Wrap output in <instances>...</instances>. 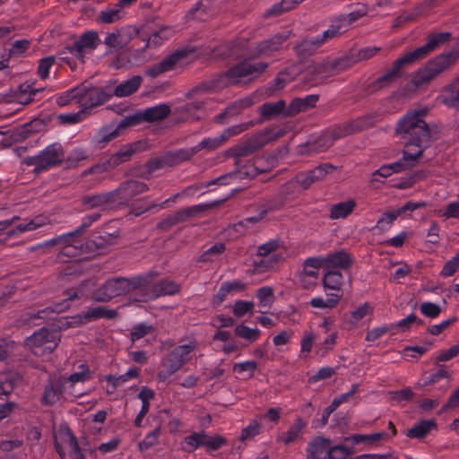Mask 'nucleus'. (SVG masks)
<instances>
[{"label":"nucleus","instance_id":"obj_1","mask_svg":"<svg viewBox=\"0 0 459 459\" xmlns=\"http://www.w3.org/2000/svg\"><path fill=\"white\" fill-rule=\"evenodd\" d=\"M266 64L248 59L230 68L217 78L203 82L188 93L187 98L190 102L177 108L176 112L179 120L194 121L202 118L203 108L205 103L204 94L218 91L230 84L239 83L246 79L254 78L264 72Z\"/></svg>","mask_w":459,"mask_h":459},{"label":"nucleus","instance_id":"obj_2","mask_svg":"<svg viewBox=\"0 0 459 459\" xmlns=\"http://www.w3.org/2000/svg\"><path fill=\"white\" fill-rule=\"evenodd\" d=\"M116 314L115 310L95 307L71 318H59L56 326L41 327L27 337L25 346L38 357L48 355L57 348L61 340L60 331L62 329L74 327L99 318H113Z\"/></svg>","mask_w":459,"mask_h":459},{"label":"nucleus","instance_id":"obj_3","mask_svg":"<svg viewBox=\"0 0 459 459\" xmlns=\"http://www.w3.org/2000/svg\"><path fill=\"white\" fill-rule=\"evenodd\" d=\"M427 108L408 111L396 123L395 134L404 140V160L418 161L430 143V132L424 117Z\"/></svg>","mask_w":459,"mask_h":459},{"label":"nucleus","instance_id":"obj_4","mask_svg":"<svg viewBox=\"0 0 459 459\" xmlns=\"http://www.w3.org/2000/svg\"><path fill=\"white\" fill-rule=\"evenodd\" d=\"M450 38V33L440 32L431 35L427 43L423 46L415 48L412 51L406 53L404 56L396 59L391 70L377 78L371 85V91H378L384 87L389 86L397 77L400 69L408 64L413 63L419 59L423 58L430 52L434 51L439 45L446 42Z\"/></svg>","mask_w":459,"mask_h":459},{"label":"nucleus","instance_id":"obj_5","mask_svg":"<svg viewBox=\"0 0 459 459\" xmlns=\"http://www.w3.org/2000/svg\"><path fill=\"white\" fill-rule=\"evenodd\" d=\"M147 276H135L133 278H114L106 282L97 290L95 299L100 301H108L112 298L126 295L134 290L144 288Z\"/></svg>","mask_w":459,"mask_h":459},{"label":"nucleus","instance_id":"obj_6","mask_svg":"<svg viewBox=\"0 0 459 459\" xmlns=\"http://www.w3.org/2000/svg\"><path fill=\"white\" fill-rule=\"evenodd\" d=\"M195 349V343L190 342L186 344L178 345L162 361V369L159 372V378L166 380L169 376L176 373L181 367L190 359L192 352Z\"/></svg>","mask_w":459,"mask_h":459},{"label":"nucleus","instance_id":"obj_7","mask_svg":"<svg viewBox=\"0 0 459 459\" xmlns=\"http://www.w3.org/2000/svg\"><path fill=\"white\" fill-rule=\"evenodd\" d=\"M65 159V152L62 145L54 143L48 145L38 155L26 158L25 163L34 166L35 170L39 172L60 164Z\"/></svg>","mask_w":459,"mask_h":459},{"label":"nucleus","instance_id":"obj_8","mask_svg":"<svg viewBox=\"0 0 459 459\" xmlns=\"http://www.w3.org/2000/svg\"><path fill=\"white\" fill-rule=\"evenodd\" d=\"M333 169V167L332 165L325 164L298 174L294 178L286 183L287 193L295 194L308 188L313 183L322 180Z\"/></svg>","mask_w":459,"mask_h":459},{"label":"nucleus","instance_id":"obj_9","mask_svg":"<svg viewBox=\"0 0 459 459\" xmlns=\"http://www.w3.org/2000/svg\"><path fill=\"white\" fill-rule=\"evenodd\" d=\"M100 35L95 30H87L83 32L73 45L68 46L70 54L82 62L84 61L92 52L100 45Z\"/></svg>","mask_w":459,"mask_h":459},{"label":"nucleus","instance_id":"obj_10","mask_svg":"<svg viewBox=\"0 0 459 459\" xmlns=\"http://www.w3.org/2000/svg\"><path fill=\"white\" fill-rule=\"evenodd\" d=\"M80 234L81 229H78L53 238L51 243L59 246L64 255L74 259H80L84 250V241L80 238Z\"/></svg>","mask_w":459,"mask_h":459},{"label":"nucleus","instance_id":"obj_11","mask_svg":"<svg viewBox=\"0 0 459 459\" xmlns=\"http://www.w3.org/2000/svg\"><path fill=\"white\" fill-rule=\"evenodd\" d=\"M145 276H147V283L144 288H141V295L135 299V301L146 302L160 296L173 295L179 290V286L177 283L167 280L160 281L150 288V279L152 277V273L146 274Z\"/></svg>","mask_w":459,"mask_h":459},{"label":"nucleus","instance_id":"obj_12","mask_svg":"<svg viewBox=\"0 0 459 459\" xmlns=\"http://www.w3.org/2000/svg\"><path fill=\"white\" fill-rule=\"evenodd\" d=\"M170 112V108L166 104H160L154 107L147 108L134 115L127 116L121 120L122 126H132L140 124L143 121L153 122L166 117Z\"/></svg>","mask_w":459,"mask_h":459},{"label":"nucleus","instance_id":"obj_13","mask_svg":"<svg viewBox=\"0 0 459 459\" xmlns=\"http://www.w3.org/2000/svg\"><path fill=\"white\" fill-rule=\"evenodd\" d=\"M348 60L345 58L316 64L309 67V73L313 74L310 83L317 85L324 83L327 78L347 67Z\"/></svg>","mask_w":459,"mask_h":459},{"label":"nucleus","instance_id":"obj_14","mask_svg":"<svg viewBox=\"0 0 459 459\" xmlns=\"http://www.w3.org/2000/svg\"><path fill=\"white\" fill-rule=\"evenodd\" d=\"M338 36V28L329 27L321 35L303 39L296 46L298 55L307 56L314 54L323 44Z\"/></svg>","mask_w":459,"mask_h":459},{"label":"nucleus","instance_id":"obj_15","mask_svg":"<svg viewBox=\"0 0 459 459\" xmlns=\"http://www.w3.org/2000/svg\"><path fill=\"white\" fill-rule=\"evenodd\" d=\"M91 378V373L87 364L82 363L80 364L74 372H73L69 377H59V385L63 387L65 392H68L69 395L76 396L73 393V388L74 385L78 383H85L86 381Z\"/></svg>","mask_w":459,"mask_h":459},{"label":"nucleus","instance_id":"obj_16","mask_svg":"<svg viewBox=\"0 0 459 459\" xmlns=\"http://www.w3.org/2000/svg\"><path fill=\"white\" fill-rule=\"evenodd\" d=\"M148 186L145 183L136 180H129L122 184L117 189L113 191V193H116V203L124 204L134 196L146 192Z\"/></svg>","mask_w":459,"mask_h":459},{"label":"nucleus","instance_id":"obj_17","mask_svg":"<svg viewBox=\"0 0 459 459\" xmlns=\"http://www.w3.org/2000/svg\"><path fill=\"white\" fill-rule=\"evenodd\" d=\"M77 104L84 108L97 106L100 103L99 90L91 83L84 82L77 87Z\"/></svg>","mask_w":459,"mask_h":459},{"label":"nucleus","instance_id":"obj_18","mask_svg":"<svg viewBox=\"0 0 459 459\" xmlns=\"http://www.w3.org/2000/svg\"><path fill=\"white\" fill-rule=\"evenodd\" d=\"M55 446L62 459H65L66 448L76 441L75 437L66 425H60L54 432Z\"/></svg>","mask_w":459,"mask_h":459},{"label":"nucleus","instance_id":"obj_19","mask_svg":"<svg viewBox=\"0 0 459 459\" xmlns=\"http://www.w3.org/2000/svg\"><path fill=\"white\" fill-rule=\"evenodd\" d=\"M325 269H348L353 263L351 255L344 250L333 252L322 257Z\"/></svg>","mask_w":459,"mask_h":459},{"label":"nucleus","instance_id":"obj_20","mask_svg":"<svg viewBox=\"0 0 459 459\" xmlns=\"http://www.w3.org/2000/svg\"><path fill=\"white\" fill-rule=\"evenodd\" d=\"M286 33H279L274 35L269 39L261 42L256 46L255 51L250 52L251 56H268L274 51L278 50L283 42L287 39Z\"/></svg>","mask_w":459,"mask_h":459},{"label":"nucleus","instance_id":"obj_21","mask_svg":"<svg viewBox=\"0 0 459 459\" xmlns=\"http://www.w3.org/2000/svg\"><path fill=\"white\" fill-rule=\"evenodd\" d=\"M330 440L322 437H316L307 445V459H326Z\"/></svg>","mask_w":459,"mask_h":459},{"label":"nucleus","instance_id":"obj_22","mask_svg":"<svg viewBox=\"0 0 459 459\" xmlns=\"http://www.w3.org/2000/svg\"><path fill=\"white\" fill-rule=\"evenodd\" d=\"M372 313L373 307L369 303L365 302L351 310L349 314H345L343 324L348 326L349 329L355 328L364 317L370 316Z\"/></svg>","mask_w":459,"mask_h":459},{"label":"nucleus","instance_id":"obj_23","mask_svg":"<svg viewBox=\"0 0 459 459\" xmlns=\"http://www.w3.org/2000/svg\"><path fill=\"white\" fill-rule=\"evenodd\" d=\"M285 131L278 127L267 128L254 134L252 143H250L252 148H258L267 144L268 143L274 141L283 136Z\"/></svg>","mask_w":459,"mask_h":459},{"label":"nucleus","instance_id":"obj_24","mask_svg":"<svg viewBox=\"0 0 459 459\" xmlns=\"http://www.w3.org/2000/svg\"><path fill=\"white\" fill-rule=\"evenodd\" d=\"M357 203L354 199H347L333 204L329 210L331 220H343L351 215L355 209Z\"/></svg>","mask_w":459,"mask_h":459},{"label":"nucleus","instance_id":"obj_25","mask_svg":"<svg viewBox=\"0 0 459 459\" xmlns=\"http://www.w3.org/2000/svg\"><path fill=\"white\" fill-rule=\"evenodd\" d=\"M439 99L446 107H459V76L445 88Z\"/></svg>","mask_w":459,"mask_h":459},{"label":"nucleus","instance_id":"obj_26","mask_svg":"<svg viewBox=\"0 0 459 459\" xmlns=\"http://www.w3.org/2000/svg\"><path fill=\"white\" fill-rule=\"evenodd\" d=\"M261 159H256L254 161H248L247 164H242V160L240 158H238L236 160L237 177L240 178H254L259 173H262L265 170L264 168H260L259 165L261 163Z\"/></svg>","mask_w":459,"mask_h":459},{"label":"nucleus","instance_id":"obj_27","mask_svg":"<svg viewBox=\"0 0 459 459\" xmlns=\"http://www.w3.org/2000/svg\"><path fill=\"white\" fill-rule=\"evenodd\" d=\"M325 267L324 260L322 257H310L305 260L302 270V277L308 278L309 283H316L319 270Z\"/></svg>","mask_w":459,"mask_h":459},{"label":"nucleus","instance_id":"obj_28","mask_svg":"<svg viewBox=\"0 0 459 459\" xmlns=\"http://www.w3.org/2000/svg\"><path fill=\"white\" fill-rule=\"evenodd\" d=\"M317 100L318 96L315 94L307 95L305 98L294 99L286 110V114L293 116L299 112H304L308 108L315 107Z\"/></svg>","mask_w":459,"mask_h":459},{"label":"nucleus","instance_id":"obj_29","mask_svg":"<svg viewBox=\"0 0 459 459\" xmlns=\"http://www.w3.org/2000/svg\"><path fill=\"white\" fill-rule=\"evenodd\" d=\"M143 82V78L140 75H134L116 86L114 89V95L118 98L127 97L134 93Z\"/></svg>","mask_w":459,"mask_h":459},{"label":"nucleus","instance_id":"obj_30","mask_svg":"<svg viewBox=\"0 0 459 459\" xmlns=\"http://www.w3.org/2000/svg\"><path fill=\"white\" fill-rule=\"evenodd\" d=\"M417 161L409 162L408 160H404V152L403 153V158L395 162L383 165L380 167L377 170L375 171L373 174L374 177L380 176L383 178H387L391 176L393 173H397L402 170H404L408 168H411L416 164Z\"/></svg>","mask_w":459,"mask_h":459},{"label":"nucleus","instance_id":"obj_31","mask_svg":"<svg viewBox=\"0 0 459 459\" xmlns=\"http://www.w3.org/2000/svg\"><path fill=\"white\" fill-rule=\"evenodd\" d=\"M366 13L364 9H358L356 11L351 12L346 15H342L336 19H334L330 25L331 27H335V30L338 28V36L345 32L350 24L360 17L364 16Z\"/></svg>","mask_w":459,"mask_h":459},{"label":"nucleus","instance_id":"obj_32","mask_svg":"<svg viewBox=\"0 0 459 459\" xmlns=\"http://www.w3.org/2000/svg\"><path fill=\"white\" fill-rule=\"evenodd\" d=\"M63 394H68V392H65L63 387L59 385L58 377L57 379L50 382L46 385L42 397V403L47 405H53L59 401Z\"/></svg>","mask_w":459,"mask_h":459},{"label":"nucleus","instance_id":"obj_33","mask_svg":"<svg viewBox=\"0 0 459 459\" xmlns=\"http://www.w3.org/2000/svg\"><path fill=\"white\" fill-rule=\"evenodd\" d=\"M125 127L126 126H121V122L119 125H109L102 127L94 137L95 144L99 147H102L104 144L116 138L119 134V130Z\"/></svg>","mask_w":459,"mask_h":459},{"label":"nucleus","instance_id":"obj_34","mask_svg":"<svg viewBox=\"0 0 459 459\" xmlns=\"http://www.w3.org/2000/svg\"><path fill=\"white\" fill-rule=\"evenodd\" d=\"M327 272L325 273L323 278V286L325 291L327 293L328 290H333V293H341V287L342 284V274L334 270L326 269Z\"/></svg>","mask_w":459,"mask_h":459},{"label":"nucleus","instance_id":"obj_35","mask_svg":"<svg viewBox=\"0 0 459 459\" xmlns=\"http://www.w3.org/2000/svg\"><path fill=\"white\" fill-rule=\"evenodd\" d=\"M49 224V218L45 215H37L30 221L13 226L16 237L23 232L35 230L42 226Z\"/></svg>","mask_w":459,"mask_h":459},{"label":"nucleus","instance_id":"obj_36","mask_svg":"<svg viewBox=\"0 0 459 459\" xmlns=\"http://www.w3.org/2000/svg\"><path fill=\"white\" fill-rule=\"evenodd\" d=\"M455 56L453 53L442 54L430 60L427 66L437 77L444 70H446L455 61Z\"/></svg>","mask_w":459,"mask_h":459},{"label":"nucleus","instance_id":"obj_37","mask_svg":"<svg viewBox=\"0 0 459 459\" xmlns=\"http://www.w3.org/2000/svg\"><path fill=\"white\" fill-rule=\"evenodd\" d=\"M327 298L324 299L321 296L315 297L310 299L309 304L315 308L320 309H333L340 302L342 299V293H326Z\"/></svg>","mask_w":459,"mask_h":459},{"label":"nucleus","instance_id":"obj_38","mask_svg":"<svg viewBox=\"0 0 459 459\" xmlns=\"http://www.w3.org/2000/svg\"><path fill=\"white\" fill-rule=\"evenodd\" d=\"M116 201V193H113L112 191L101 195L88 196L84 199L83 203L91 208H95L112 205L117 204Z\"/></svg>","mask_w":459,"mask_h":459},{"label":"nucleus","instance_id":"obj_39","mask_svg":"<svg viewBox=\"0 0 459 459\" xmlns=\"http://www.w3.org/2000/svg\"><path fill=\"white\" fill-rule=\"evenodd\" d=\"M305 427L306 423L301 418H298L294 424L285 433L279 437L278 439L285 445L293 443L301 435Z\"/></svg>","mask_w":459,"mask_h":459},{"label":"nucleus","instance_id":"obj_40","mask_svg":"<svg viewBox=\"0 0 459 459\" xmlns=\"http://www.w3.org/2000/svg\"><path fill=\"white\" fill-rule=\"evenodd\" d=\"M125 16L122 8L116 4L114 7H108L100 13L99 18L102 23L110 24L120 21Z\"/></svg>","mask_w":459,"mask_h":459},{"label":"nucleus","instance_id":"obj_41","mask_svg":"<svg viewBox=\"0 0 459 459\" xmlns=\"http://www.w3.org/2000/svg\"><path fill=\"white\" fill-rule=\"evenodd\" d=\"M186 57V52L185 51H177L168 56H166L163 60L158 63L159 66L160 67L163 72H168L178 65H181L183 59Z\"/></svg>","mask_w":459,"mask_h":459},{"label":"nucleus","instance_id":"obj_42","mask_svg":"<svg viewBox=\"0 0 459 459\" xmlns=\"http://www.w3.org/2000/svg\"><path fill=\"white\" fill-rule=\"evenodd\" d=\"M436 427L433 420H421L408 430V436L414 438L424 437L432 429Z\"/></svg>","mask_w":459,"mask_h":459},{"label":"nucleus","instance_id":"obj_43","mask_svg":"<svg viewBox=\"0 0 459 459\" xmlns=\"http://www.w3.org/2000/svg\"><path fill=\"white\" fill-rule=\"evenodd\" d=\"M124 34V29L108 33L105 37L104 44L110 48H121L128 42V39H126Z\"/></svg>","mask_w":459,"mask_h":459},{"label":"nucleus","instance_id":"obj_44","mask_svg":"<svg viewBox=\"0 0 459 459\" xmlns=\"http://www.w3.org/2000/svg\"><path fill=\"white\" fill-rule=\"evenodd\" d=\"M68 307L69 305L67 301L64 300L61 303L56 304L54 307H46L45 309L39 311L37 314L31 315L30 320H36L38 318L53 319L54 314H59L61 312H64Z\"/></svg>","mask_w":459,"mask_h":459},{"label":"nucleus","instance_id":"obj_45","mask_svg":"<svg viewBox=\"0 0 459 459\" xmlns=\"http://www.w3.org/2000/svg\"><path fill=\"white\" fill-rule=\"evenodd\" d=\"M134 151L135 149L132 145L123 146L108 159V165L116 167L129 160Z\"/></svg>","mask_w":459,"mask_h":459},{"label":"nucleus","instance_id":"obj_46","mask_svg":"<svg viewBox=\"0 0 459 459\" xmlns=\"http://www.w3.org/2000/svg\"><path fill=\"white\" fill-rule=\"evenodd\" d=\"M17 220H19V217L13 216L10 220L0 221V244L6 243L9 239L16 238L13 224Z\"/></svg>","mask_w":459,"mask_h":459},{"label":"nucleus","instance_id":"obj_47","mask_svg":"<svg viewBox=\"0 0 459 459\" xmlns=\"http://www.w3.org/2000/svg\"><path fill=\"white\" fill-rule=\"evenodd\" d=\"M257 364L253 360H246L238 362L233 365V371L243 377L244 378H251L256 370Z\"/></svg>","mask_w":459,"mask_h":459},{"label":"nucleus","instance_id":"obj_48","mask_svg":"<svg viewBox=\"0 0 459 459\" xmlns=\"http://www.w3.org/2000/svg\"><path fill=\"white\" fill-rule=\"evenodd\" d=\"M256 297L259 301V306L263 308L269 309L273 301H274V294L273 290L270 286H264L257 290Z\"/></svg>","mask_w":459,"mask_h":459},{"label":"nucleus","instance_id":"obj_49","mask_svg":"<svg viewBox=\"0 0 459 459\" xmlns=\"http://www.w3.org/2000/svg\"><path fill=\"white\" fill-rule=\"evenodd\" d=\"M385 436V432H376L372 434H356L346 437L347 441H351L352 444H374L378 442Z\"/></svg>","mask_w":459,"mask_h":459},{"label":"nucleus","instance_id":"obj_50","mask_svg":"<svg viewBox=\"0 0 459 459\" xmlns=\"http://www.w3.org/2000/svg\"><path fill=\"white\" fill-rule=\"evenodd\" d=\"M434 78H436V76L426 65L413 74L411 82L415 87H420L428 84Z\"/></svg>","mask_w":459,"mask_h":459},{"label":"nucleus","instance_id":"obj_51","mask_svg":"<svg viewBox=\"0 0 459 459\" xmlns=\"http://www.w3.org/2000/svg\"><path fill=\"white\" fill-rule=\"evenodd\" d=\"M398 216H400V213H398L397 209L385 212L377 220L375 228L379 230L380 231H385L391 228L392 224L397 219Z\"/></svg>","mask_w":459,"mask_h":459},{"label":"nucleus","instance_id":"obj_52","mask_svg":"<svg viewBox=\"0 0 459 459\" xmlns=\"http://www.w3.org/2000/svg\"><path fill=\"white\" fill-rule=\"evenodd\" d=\"M204 443V431L202 432H195L185 437L182 449L186 452H192L198 448L200 446H203Z\"/></svg>","mask_w":459,"mask_h":459},{"label":"nucleus","instance_id":"obj_53","mask_svg":"<svg viewBox=\"0 0 459 459\" xmlns=\"http://www.w3.org/2000/svg\"><path fill=\"white\" fill-rule=\"evenodd\" d=\"M359 385L353 384L349 392L342 394L341 395L335 397L332 403L326 408V413L329 415L331 412L335 411L342 403L348 402L358 391Z\"/></svg>","mask_w":459,"mask_h":459},{"label":"nucleus","instance_id":"obj_54","mask_svg":"<svg viewBox=\"0 0 459 459\" xmlns=\"http://www.w3.org/2000/svg\"><path fill=\"white\" fill-rule=\"evenodd\" d=\"M262 428L261 420L257 417L242 429L240 439L246 441L254 438L261 432Z\"/></svg>","mask_w":459,"mask_h":459},{"label":"nucleus","instance_id":"obj_55","mask_svg":"<svg viewBox=\"0 0 459 459\" xmlns=\"http://www.w3.org/2000/svg\"><path fill=\"white\" fill-rule=\"evenodd\" d=\"M285 102L278 100L276 102H266L260 108V113L263 117H273L283 112Z\"/></svg>","mask_w":459,"mask_h":459},{"label":"nucleus","instance_id":"obj_56","mask_svg":"<svg viewBox=\"0 0 459 459\" xmlns=\"http://www.w3.org/2000/svg\"><path fill=\"white\" fill-rule=\"evenodd\" d=\"M160 431V427H157L152 431L147 433L144 438L138 444L139 450L144 452L155 446L158 443Z\"/></svg>","mask_w":459,"mask_h":459},{"label":"nucleus","instance_id":"obj_57","mask_svg":"<svg viewBox=\"0 0 459 459\" xmlns=\"http://www.w3.org/2000/svg\"><path fill=\"white\" fill-rule=\"evenodd\" d=\"M420 312L430 319L437 318L442 312V307L438 304L424 301L420 305Z\"/></svg>","mask_w":459,"mask_h":459},{"label":"nucleus","instance_id":"obj_58","mask_svg":"<svg viewBox=\"0 0 459 459\" xmlns=\"http://www.w3.org/2000/svg\"><path fill=\"white\" fill-rule=\"evenodd\" d=\"M260 260L255 261V271L257 273H262L273 269L278 262V258L275 255L271 256H260Z\"/></svg>","mask_w":459,"mask_h":459},{"label":"nucleus","instance_id":"obj_59","mask_svg":"<svg viewBox=\"0 0 459 459\" xmlns=\"http://www.w3.org/2000/svg\"><path fill=\"white\" fill-rule=\"evenodd\" d=\"M223 140L221 139V135H217L214 137H207L203 139L198 144L195 145V149L197 152L201 150L205 151H213L220 147L223 143Z\"/></svg>","mask_w":459,"mask_h":459},{"label":"nucleus","instance_id":"obj_60","mask_svg":"<svg viewBox=\"0 0 459 459\" xmlns=\"http://www.w3.org/2000/svg\"><path fill=\"white\" fill-rule=\"evenodd\" d=\"M235 333L238 336L250 342L255 341L260 335V331L257 328H250L244 325H238L235 328Z\"/></svg>","mask_w":459,"mask_h":459},{"label":"nucleus","instance_id":"obj_61","mask_svg":"<svg viewBox=\"0 0 459 459\" xmlns=\"http://www.w3.org/2000/svg\"><path fill=\"white\" fill-rule=\"evenodd\" d=\"M459 270V251L443 266L440 274L444 277L452 276Z\"/></svg>","mask_w":459,"mask_h":459},{"label":"nucleus","instance_id":"obj_62","mask_svg":"<svg viewBox=\"0 0 459 459\" xmlns=\"http://www.w3.org/2000/svg\"><path fill=\"white\" fill-rule=\"evenodd\" d=\"M351 454V450L344 446H333L328 447L327 458L329 459H347Z\"/></svg>","mask_w":459,"mask_h":459},{"label":"nucleus","instance_id":"obj_63","mask_svg":"<svg viewBox=\"0 0 459 459\" xmlns=\"http://www.w3.org/2000/svg\"><path fill=\"white\" fill-rule=\"evenodd\" d=\"M254 309V302L237 300L233 306V313L236 316L241 317L246 314H252Z\"/></svg>","mask_w":459,"mask_h":459},{"label":"nucleus","instance_id":"obj_64","mask_svg":"<svg viewBox=\"0 0 459 459\" xmlns=\"http://www.w3.org/2000/svg\"><path fill=\"white\" fill-rule=\"evenodd\" d=\"M280 247V241L278 239H271L262 245H260L257 248V255L258 256H270V255L276 251Z\"/></svg>","mask_w":459,"mask_h":459}]
</instances>
